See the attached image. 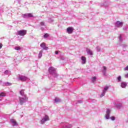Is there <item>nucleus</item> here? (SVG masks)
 <instances>
[{
	"instance_id": "30",
	"label": "nucleus",
	"mask_w": 128,
	"mask_h": 128,
	"mask_svg": "<svg viewBox=\"0 0 128 128\" xmlns=\"http://www.w3.org/2000/svg\"><path fill=\"white\" fill-rule=\"evenodd\" d=\"M96 50H97L98 52H100V46H97Z\"/></svg>"
},
{
	"instance_id": "15",
	"label": "nucleus",
	"mask_w": 128,
	"mask_h": 128,
	"mask_svg": "<svg viewBox=\"0 0 128 128\" xmlns=\"http://www.w3.org/2000/svg\"><path fill=\"white\" fill-rule=\"evenodd\" d=\"M106 67L104 66H103V70H102L104 76H106Z\"/></svg>"
},
{
	"instance_id": "9",
	"label": "nucleus",
	"mask_w": 128,
	"mask_h": 128,
	"mask_svg": "<svg viewBox=\"0 0 128 128\" xmlns=\"http://www.w3.org/2000/svg\"><path fill=\"white\" fill-rule=\"evenodd\" d=\"M115 26L116 28H122V22L120 21H118L115 24Z\"/></svg>"
},
{
	"instance_id": "17",
	"label": "nucleus",
	"mask_w": 128,
	"mask_h": 128,
	"mask_svg": "<svg viewBox=\"0 0 128 128\" xmlns=\"http://www.w3.org/2000/svg\"><path fill=\"white\" fill-rule=\"evenodd\" d=\"M20 94L22 96H26V94H24V90H21L20 92Z\"/></svg>"
},
{
	"instance_id": "39",
	"label": "nucleus",
	"mask_w": 128,
	"mask_h": 128,
	"mask_svg": "<svg viewBox=\"0 0 128 128\" xmlns=\"http://www.w3.org/2000/svg\"><path fill=\"white\" fill-rule=\"evenodd\" d=\"M56 54H58V51L55 52Z\"/></svg>"
},
{
	"instance_id": "7",
	"label": "nucleus",
	"mask_w": 128,
	"mask_h": 128,
	"mask_svg": "<svg viewBox=\"0 0 128 128\" xmlns=\"http://www.w3.org/2000/svg\"><path fill=\"white\" fill-rule=\"evenodd\" d=\"M18 80H20L22 82H26V80H28V78L26 76H18Z\"/></svg>"
},
{
	"instance_id": "37",
	"label": "nucleus",
	"mask_w": 128,
	"mask_h": 128,
	"mask_svg": "<svg viewBox=\"0 0 128 128\" xmlns=\"http://www.w3.org/2000/svg\"><path fill=\"white\" fill-rule=\"evenodd\" d=\"M2 48V44H0V50Z\"/></svg>"
},
{
	"instance_id": "1",
	"label": "nucleus",
	"mask_w": 128,
	"mask_h": 128,
	"mask_svg": "<svg viewBox=\"0 0 128 128\" xmlns=\"http://www.w3.org/2000/svg\"><path fill=\"white\" fill-rule=\"evenodd\" d=\"M48 72L50 74H52L54 78H56L58 76V74L56 73V68H54L51 66L48 68Z\"/></svg>"
},
{
	"instance_id": "8",
	"label": "nucleus",
	"mask_w": 128,
	"mask_h": 128,
	"mask_svg": "<svg viewBox=\"0 0 128 128\" xmlns=\"http://www.w3.org/2000/svg\"><path fill=\"white\" fill-rule=\"evenodd\" d=\"M74 30V29L73 27H72V26L68 27L66 29V32L68 34H72Z\"/></svg>"
},
{
	"instance_id": "6",
	"label": "nucleus",
	"mask_w": 128,
	"mask_h": 128,
	"mask_svg": "<svg viewBox=\"0 0 128 128\" xmlns=\"http://www.w3.org/2000/svg\"><path fill=\"white\" fill-rule=\"evenodd\" d=\"M110 112H112V110L110 109H107L106 110V114L105 116V118L106 120H109L110 118Z\"/></svg>"
},
{
	"instance_id": "34",
	"label": "nucleus",
	"mask_w": 128,
	"mask_h": 128,
	"mask_svg": "<svg viewBox=\"0 0 128 128\" xmlns=\"http://www.w3.org/2000/svg\"><path fill=\"white\" fill-rule=\"evenodd\" d=\"M54 22V20L52 18H50L48 20V22Z\"/></svg>"
},
{
	"instance_id": "16",
	"label": "nucleus",
	"mask_w": 128,
	"mask_h": 128,
	"mask_svg": "<svg viewBox=\"0 0 128 128\" xmlns=\"http://www.w3.org/2000/svg\"><path fill=\"white\" fill-rule=\"evenodd\" d=\"M42 52H44L42 50L40 52L38 56V58H42Z\"/></svg>"
},
{
	"instance_id": "21",
	"label": "nucleus",
	"mask_w": 128,
	"mask_h": 128,
	"mask_svg": "<svg viewBox=\"0 0 128 128\" xmlns=\"http://www.w3.org/2000/svg\"><path fill=\"white\" fill-rule=\"evenodd\" d=\"M14 50H20V46H15L14 48Z\"/></svg>"
},
{
	"instance_id": "22",
	"label": "nucleus",
	"mask_w": 128,
	"mask_h": 128,
	"mask_svg": "<svg viewBox=\"0 0 128 128\" xmlns=\"http://www.w3.org/2000/svg\"><path fill=\"white\" fill-rule=\"evenodd\" d=\"M54 102H60V99L58 98H56L54 100Z\"/></svg>"
},
{
	"instance_id": "10",
	"label": "nucleus",
	"mask_w": 128,
	"mask_h": 128,
	"mask_svg": "<svg viewBox=\"0 0 128 128\" xmlns=\"http://www.w3.org/2000/svg\"><path fill=\"white\" fill-rule=\"evenodd\" d=\"M120 86L122 88H126L128 86V83L126 82H120Z\"/></svg>"
},
{
	"instance_id": "2",
	"label": "nucleus",
	"mask_w": 128,
	"mask_h": 128,
	"mask_svg": "<svg viewBox=\"0 0 128 128\" xmlns=\"http://www.w3.org/2000/svg\"><path fill=\"white\" fill-rule=\"evenodd\" d=\"M48 120H50V116L48 115H44L40 120V124H46V122H48Z\"/></svg>"
},
{
	"instance_id": "3",
	"label": "nucleus",
	"mask_w": 128,
	"mask_h": 128,
	"mask_svg": "<svg viewBox=\"0 0 128 128\" xmlns=\"http://www.w3.org/2000/svg\"><path fill=\"white\" fill-rule=\"evenodd\" d=\"M28 100V97H26V96H24L20 97L19 98V100H20V104L21 105L24 104V102H26Z\"/></svg>"
},
{
	"instance_id": "24",
	"label": "nucleus",
	"mask_w": 128,
	"mask_h": 128,
	"mask_svg": "<svg viewBox=\"0 0 128 128\" xmlns=\"http://www.w3.org/2000/svg\"><path fill=\"white\" fill-rule=\"evenodd\" d=\"M22 18H28V14H22Z\"/></svg>"
},
{
	"instance_id": "20",
	"label": "nucleus",
	"mask_w": 128,
	"mask_h": 128,
	"mask_svg": "<svg viewBox=\"0 0 128 128\" xmlns=\"http://www.w3.org/2000/svg\"><path fill=\"white\" fill-rule=\"evenodd\" d=\"M96 77L94 76L91 78L92 82L94 83L96 82Z\"/></svg>"
},
{
	"instance_id": "11",
	"label": "nucleus",
	"mask_w": 128,
	"mask_h": 128,
	"mask_svg": "<svg viewBox=\"0 0 128 128\" xmlns=\"http://www.w3.org/2000/svg\"><path fill=\"white\" fill-rule=\"evenodd\" d=\"M10 122L12 123V126H18V123L16 122V120L14 118L10 120Z\"/></svg>"
},
{
	"instance_id": "27",
	"label": "nucleus",
	"mask_w": 128,
	"mask_h": 128,
	"mask_svg": "<svg viewBox=\"0 0 128 128\" xmlns=\"http://www.w3.org/2000/svg\"><path fill=\"white\" fill-rule=\"evenodd\" d=\"M4 74H10V72L8 70H6Z\"/></svg>"
},
{
	"instance_id": "18",
	"label": "nucleus",
	"mask_w": 128,
	"mask_h": 128,
	"mask_svg": "<svg viewBox=\"0 0 128 128\" xmlns=\"http://www.w3.org/2000/svg\"><path fill=\"white\" fill-rule=\"evenodd\" d=\"M116 80L118 82H122V76H119L118 77H117Z\"/></svg>"
},
{
	"instance_id": "36",
	"label": "nucleus",
	"mask_w": 128,
	"mask_h": 128,
	"mask_svg": "<svg viewBox=\"0 0 128 128\" xmlns=\"http://www.w3.org/2000/svg\"><path fill=\"white\" fill-rule=\"evenodd\" d=\"M78 104H82V100H80L78 101Z\"/></svg>"
},
{
	"instance_id": "40",
	"label": "nucleus",
	"mask_w": 128,
	"mask_h": 128,
	"mask_svg": "<svg viewBox=\"0 0 128 128\" xmlns=\"http://www.w3.org/2000/svg\"><path fill=\"white\" fill-rule=\"evenodd\" d=\"M0 82H2V81H0Z\"/></svg>"
},
{
	"instance_id": "4",
	"label": "nucleus",
	"mask_w": 128,
	"mask_h": 128,
	"mask_svg": "<svg viewBox=\"0 0 128 128\" xmlns=\"http://www.w3.org/2000/svg\"><path fill=\"white\" fill-rule=\"evenodd\" d=\"M108 88H110L108 86H106L104 87V89L103 90L102 94L100 95V98H102V96H106V92H108Z\"/></svg>"
},
{
	"instance_id": "35",
	"label": "nucleus",
	"mask_w": 128,
	"mask_h": 128,
	"mask_svg": "<svg viewBox=\"0 0 128 128\" xmlns=\"http://www.w3.org/2000/svg\"><path fill=\"white\" fill-rule=\"evenodd\" d=\"M124 70H128V66L124 68Z\"/></svg>"
},
{
	"instance_id": "29",
	"label": "nucleus",
	"mask_w": 128,
	"mask_h": 128,
	"mask_svg": "<svg viewBox=\"0 0 128 128\" xmlns=\"http://www.w3.org/2000/svg\"><path fill=\"white\" fill-rule=\"evenodd\" d=\"M119 40H120V42H122V35H120L119 36Z\"/></svg>"
},
{
	"instance_id": "25",
	"label": "nucleus",
	"mask_w": 128,
	"mask_h": 128,
	"mask_svg": "<svg viewBox=\"0 0 128 128\" xmlns=\"http://www.w3.org/2000/svg\"><path fill=\"white\" fill-rule=\"evenodd\" d=\"M5 84H6V86H12V83L8 82H6L5 83Z\"/></svg>"
},
{
	"instance_id": "38",
	"label": "nucleus",
	"mask_w": 128,
	"mask_h": 128,
	"mask_svg": "<svg viewBox=\"0 0 128 128\" xmlns=\"http://www.w3.org/2000/svg\"><path fill=\"white\" fill-rule=\"evenodd\" d=\"M128 28L126 27H124L123 28V30H126Z\"/></svg>"
},
{
	"instance_id": "32",
	"label": "nucleus",
	"mask_w": 128,
	"mask_h": 128,
	"mask_svg": "<svg viewBox=\"0 0 128 128\" xmlns=\"http://www.w3.org/2000/svg\"><path fill=\"white\" fill-rule=\"evenodd\" d=\"M48 34H46L44 35V38H48Z\"/></svg>"
},
{
	"instance_id": "12",
	"label": "nucleus",
	"mask_w": 128,
	"mask_h": 128,
	"mask_svg": "<svg viewBox=\"0 0 128 128\" xmlns=\"http://www.w3.org/2000/svg\"><path fill=\"white\" fill-rule=\"evenodd\" d=\"M40 47L43 48V50H48V48L46 46V44L44 43H42L40 44Z\"/></svg>"
},
{
	"instance_id": "13",
	"label": "nucleus",
	"mask_w": 128,
	"mask_h": 128,
	"mask_svg": "<svg viewBox=\"0 0 128 128\" xmlns=\"http://www.w3.org/2000/svg\"><path fill=\"white\" fill-rule=\"evenodd\" d=\"M86 52L88 54H89V56H92V54H94L92 51L90 49H86Z\"/></svg>"
},
{
	"instance_id": "31",
	"label": "nucleus",
	"mask_w": 128,
	"mask_h": 128,
	"mask_svg": "<svg viewBox=\"0 0 128 128\" xmlns=\"http://www.w3.org/2000/svg\"><path fill=\"white\" fill-rule=\"evenodd\" d=\"M110 118L112 120H116V118H114V116H112Z\"/></svg>"
},
{
	"instance_id": "26",
	"label": "nucleus",
	"mask_w": 128,
	"mask_h": 128,
	"mask_svg": "<svg viewBox=\"0 0 128 128\" xmlns=\"http://www.w3.org/2000/svg\"><path fill=\"white\" fill-rule=\"evenodd\" d=\"M0 96H6V94L2 92L0 94Z\"/></svg>"
},
{
	"instance_id": "23",
	"label": "nucleus",
	"mask_w": 128,
	"mask_h": 128,
	"mask_svg": "<svg viewBox=\"0 0 128 128\" xmlns=\"http://www.w3.org/2000/svg\"><path fill=\"white\" fill-rule=\"evenodd\" d=\"M27 14L28 18H32V16H32V14L31 13Z\"/></svg>"
},
{
	"instance_id": "28",
	"label": "nucleus",
	"mask_w": 128,
	"mask_h": 128,
	"mask_svg": "<svg viewBox=\"0 0 128 128\" xmlns=\"http://www.w3.org/2000/svg\"><path fill=\"white\" fill-rule=\"evenodd\" d=\"M124 78H128V73L124 75Z\"/></svg>"
},
{
	"instance_id": "5",
	"label": "nucleus",
	"mask_w": 128,
	"mask_h": 128,
	"mask_svg": "<svg viewBox=\"0 0 128 128\" xmlns=\"http://www.w3.org/2000/svg\"><path fill=\"white\" fill-rule=\"evenodd\" d=\"M18 36H24L26 34V30H21L18 32Z\"/></svg>"
},
{
	"instance_id": "14",
	"label": "nucleus",
	"mask_w": 128,
	"mask_h": 128,
	"mask_svg": "<svg viewBox=\"0 0 128 128\" xmlns=\"http://www.w3.org/2000/svg\"><path fill=\"white\" fill-rule=\"evenodd\" d=\"M81 60H82V64H86V57H84V56H82Z\"/></svg>"
},
{
	"instance_id": "19",
	"label": "nucleus",
	"mask_w": 128,
	"mask_h": 128,
	"mask_svg": "<svg viewBox=\"0 0 128 128\" xmlns=\"http://www.w3.org/2000/svg\"><path fill=\"white\" fill-rule=\"evenodd\" d=\"M116 106L118 108H122V104H116Z\"/></svg>"
},
{
	"instance_id": "33",
	"label": "nucleus",
	"mask_w": 128,
	"mask_h": 128,
	"mask_svg": "<svg viewBox=\"0 0 128 128\" xmlns=\"http://www.w3.org/2000/svg\"><path fill=\"white\" fill-rule=\"evenodd\" d=\"M40 26H46V25L44 24V22H41Z\"/></svg>"
}]
</instances>
